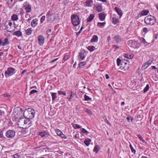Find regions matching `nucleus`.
<instances>
[{"instance_id":"1","label":"nucleus","mask_w":158,"mask_h":158,"mask_svg":"<svg viewBox=\"0 0 158 158\" xmlns=\"http://www.w3.org/2000/svg\"><path fill=\"white\" fill-rule=\"evenodd\" d=\"M31 123L30 120L25 118H20L18 122V125L19 127L23 129L29 127Z\"/></svg>"},{"instance_id":"2","label":"nucleus","mask_w":158,"mask_h":158,"mask_svg":"<svg viewBox=\"0 0 158 158\" xmlns=\"http://www.w3.org/2000/svg\"><path fill=\"white\" fill-rule=\"evenodd\" d=\"M117 65L119 66V69L125 71L129 68V64L127 61H122L118 58L117 60Z\"/></svg>"},{"instance_id":"3","label":"nucleus","mask_w":158,"mask_h":158,"mask_svg":"<svg viewBox=\"0 0 158 158\" xmlns=\"http://www.w3.org/2000/svg\"><path fill=\"white\" fill-rule=\"evenodd\" d=\"M35 112L34 110L32 108H28L26 110L23 114L25 118H27L30 120L33 118L35 116Z\"/></svg>"},{"instance_id":"4","label":"nucleus","mask_w":158,"mask_h":158,"mask_svg":"<svg viewBox=\"0 0 158 158\" xmlns=\"http://www.w3.org/2000/svg\"><path fill=\"white\" fill-rule=\"evenodd\" d=\"M145 23L148 24L152 25L156 22V19L153 16H148L145 17L144 19Z\"/></svg>"},{"instance_id":"5","label":"nucleus","mask_w":158,"mask_h":158,"mask_svg":"<svg viewBox=\"0 0 158 158\" xmlns=\"http://www.w3.org/2000/svg\"><path fill=\"white\" fill-rule=\"evenodd\" d=\"M72 23L74 26H76L80 23L79 16L76 15H73L71 16Z\"/></svg>"},{"instance_id":"6","label":"nucleus","mask_w":158,"mask_h":158,"mask_svg":"<svg viewBox=\"0 0 158 158\" xmlns=\"http://www.w3.org/2000/svg\"><path fill=\"white\" fill-rule=\"evenodd\" d=\"M15 131L13 130H9L6 131L5 135L8 138L12 139L15 137Z\"/></svg>"},{"instance_id":"7","label":"nucleus","mask_w":158,"mask_h":158,"mask_svg":"<svg viewBox=\"0 0 158 158\" xmlns=\"http://www.w3.org/2000/svg\"><path fill=\"white\" fill-rule=\"evenodd\" d=\"M6 29L9 32H11L13 31V29L12 28V23L10 21L6 22L5 23Z\"/></svg>"},{"instance_id":"8","label":"nucleus","mask_w":158,"mask_h":158,"mask_svg":"<svg viewBox=\"0 0 158 158\" xmlns=\"http://www.w3.org/2000/svg\"><path fill=\"white\" fill-rule=\"evenodd\" d=\"M128 44L131 47L134 48H138L139 47V44L137 42L133 40H130L128 41Z\"/></svg>"},{"instance_id":"9","label":"nucleus","mask_w":158,"mask_h":158,"mask_svg":"<svg viewBox=\"0 0 158 158\" xmlns=\"http://www.w3.org/2000/svg\"><path fill=\"white\" fill-rule=\"evenodd\" d=\"M15 69L9 67L7 69V70L5 72V74L6 75H8L9 76H11L15 73Z\"/></svg>"},{"instance_id":"10","label":"nucleus","mask_w":158,"mask_h":158,"mask_svg":"<svg viewBox=\"0 0 158 158\" xmlns=\"http://www.w3.org/2000/svg\"><path fill=\"white\" fill-rule=\"evenodd\" d=\"M37 39L39 45L40 46L43 45L44 42V37L42 35H40L38 36Z\"/></svg>"},{"instance_id":"11","label":"nucleus","mask_w":158,"mask_h":158,"mask_svg":"<svg viewBox=\"0 0 158 158\" xmlns=\"http://www.w3.org/2000/svg\"><path fill=\"white\" fill-rule=\"evenodd\" d=\"M23 7L27 13L30 12L31 10V6L28 3L24 4Z\"/></svg>"},{"instance_id":"12","label":"nucleus","mask_w":158,"mask_h":158,"mask_svg":"<svg viewBox=\"0 0 158 158\" xmlns=\"http://www.w3.org/2000/svg\"><path fill=\"white\" fill-rule=\"evenodd\" d=\"M152 62V60L149 59L146 62L143 64L142 67H144V69H145L147 68L149 66Z\"/></svg>"},{"instance_id":"13","label":"nucleus","mask_w":158,"mask_h":158,"mask_svg":"<svg viewBox=\"0 0 158 158\" xmlns=\"http://www.w3.org/2000/svg\"><path fill=\"white\" fill-rule=\"evenodd\" d=\"M47 16L48 17V19L49 21H54L55 20V18L52 15L50 14V12L48 11L46 14Z\"/></svg>"},{"instance_id":"14","label":"nucleus","mask_w":158,"mask_h":158,"mask_svg":"<svg viewBox=\"0 0 158 158\" xmlns=\"http://www.w3.org/2000/svg\"><path fill=\"white\" fill-rule=\"evenodd\" d=\"M93 5V0H87L85 5L86 6L91 7Z\"/></svg>"},{"instance_id":"15","label":"nucleus","mask_w":158,"mask_h":158,"mask_svg":"<svg viewBox=\"0 0 158 158\" xmlns=\"http://www.w3.org/2000/svg\"><path fill=\"white\" fill-rule=\"evenodd\" d=\"M78 58L81 60H84L85 57V55L84 52H80L78 56Z\"/></svg>"},{"instance_id":"16","label":"nucleus","mask_w":158,"mask_h":158,"mask_svg":"<svg viewBox=\"0 0 158 158\" xmlns=\"http://www.w3.org/2000/svg\"><path fill=\"white\" fill-rule=\"evenodd\" d=\"M114 10L120 16V18H121V16H122L123 14V13L122 12V10H121L119 8L116 7L115 8Z\"/></svg>"},{"instance_id":"17","label":"nucleus","mask_w":158,"mask_h":158,"mask_svg":"<svg viewBox=\"0 0 158 158\" xmlns=\"http://www.w3.org/2000/svg\"><path fill=\"white\" fill-rule=\"evenodd\" d=\"M38 20L36 19H33L31 22V26L33 27H35L38 24Z\"/></svg>"},{"instance_id":"18","label":"nucleus","mask_w":158,"mask_h":158,"mask_svg":"<svg viewBox=\"0 0 158 158\" xmlns=\"http://www.w3.org/2000/svg\"><path fill=\"white\" fill-rule=\"evenodd\" d=\"M99 17L100 19L102 21H104L106 17V15L104 13H101L99 14Z\"/></svg>"},{"instance_id":"19","label":"nucleus","mask_w":158,"mask_h":158,"mask_svg":"<svg viewBox=\"0 0 158 158\" xmlns=\"http://www.w3.org/2000/svg\"><path fill=\"white\" fill-rule=\"evenodd\" d=\"M98 36L96 35H94L93 36L91 40V43L96 42L98 41Z\"/></svg>"},{"instance_id":"20","label":"nucleus","mask_w":158,"mask_h":158,"mask_svg":"<svg viewBox=\"0 0 158 158\" xmlns=\"http://www.w3.org/2000/svg\"><path fill=\"white\" fill-rule=\"evenodd\" d=\"M49 135H50L48 132L45 131L40 132L39 133V135L42 137L45 136H48Z\"/></svg>"},{"instance_id":"21","label":"nucleus","mask_w":158,"mask_h":158,"mask_svg":"<svg viewBox=\"0 0 158 158\" xmlns=\"http://www.w3.org/2000/svg\"><path fill=\"white\" fill-rule=\"evenodd\" d=\"M123 56L129 59H131L133 57V54H129L128 53L124 54Z\"/></svg>"},{"instance_id":"22","label":"nucleus","mask_w":158,"mask_h":158,"mask_svg":"<svg viewBox=\"0 0 158 158\" xmlns=\"http://www.w3.org/2000/svg\"><path fill=\"white\" fill-rule=\"evenodd\" d=\"M14 35L18 37H19L22 35V33L20 31H16L14 32Z\"/></svg>"},{"instance_id":"23","label":"nucleus","mask_w":158,"mask_h":158,"mask_svg":"<svg viewBox=\"0 0 158 158\" xmlns=\"http://www.w3.org/2000/svg\"><path fill=\"white\" fill-rule=\"evenodd\" d=\"M32 31L33 30L31 28H29L26 30L25 33L27 35H29L32 33Z\"/></svg>"},{"instance_id":"24","label":"nucleus","mask_w":158,"mask_h":158,"mask_svg":"<svg viewBox=\"0 0 158 158\" xmlns=\"http://www.w3.org/2000/svg\"><path fill=\"white\" fill-rule=\"evenodd\" d=\"M4 42L2 43V46H5L6 45H8L9 44V40L7 38H6L4 39L3 40Z\"/></svg>"},{"instance_id":"25","label":"nucleus","mask_w":158,"mask_h":158,"mask_svg":"<svg viewBox=\"0 0 158 158\" xmlns=\"http://www.w3.org/2000/svg\"><path fill=\"white\" fill-rule=\"evenodd\" d=\"M113 23L114 24L118 23H120V21L118 18L115 17H113L112 18Z\"/></svg>"},{"instance_id":"26","label":"nucleus","mask_w":158,"mask_h":158,"mask_svg":"<svg viewBox=\"0 0 158 158\" xmlns=\"http://www.w3.org/2000/svg\"><path fill=\"white\" fill-rule=\"evenodd\" d=\"M106 24V23L105 22L103 23L98 22L97 23V25L100 27L103 28L105 26Z\"/></svg>"},{"instance_id":"27","label":"nucleus","mask_w":158,"mask_h":158,"mask_svg":"<svg viewBox=\"0 0 158 158\" xmlns=\"http://www.w3.org/2000/svg\"><path fill=\"white\" fill-rule=\"evenodd\" d=\"M114 39L115 41L117 43H118L121 41V40L120 38V36L119 35H115L114 36Z\"/></svg>"},{"instance_id":"28","label":"nucleus","mask_w":158,"mask_h":158,"mask_svg":"<svg viewBox=\"0 0 158 158\" xmlns=\"http://www.w3.org/2000/svg\"><path fill=\"white\" fill-rule=\"evenodd\" d=\"M149 13V11L147 10H142L141 12V15L142 16L146 15L148 14Z\"/></svg>"},{"instance_id":"29","label":"nucleus","mask_w":158,"mask_h":158,"mask_svg":"<svg viewBox=\"0 0 158 158\" xmlns=\"http://www.w3.org/2000/svg\"><path fill=\"white\" fill-rule=\"evenodd\" d=\"M94 15L93 14H90L89 17L87 18V22H90L94 18Z\"/></svg>"},{"instance_id":"30","label":"nucleus","mask_w":158,"mask_h":158,"mask_svg":"<svg viewBox=\"0 0 158 158\" xmlns=\"http://www.w3.org/2000/svg\"><path fill=\"white\" fill-rule=\"evenodd\" d=\"M91 141V139H86L84 141V143L86 146H88L89 145Z\"/></svg>"},{"instance_id":"31","label":"nucleus","mask_w":158,"mask_h":158,"mask_svg":"<svg viewBox=\"0 0 158 158\" xmlns=\"http://www.w3.org/2000/svg\"><path fill=\"white\" fill-rule=\"evenodd\" d=\"M71 124L72 127L75 129H78L81 127V126L77 124H75L73 123H72Z\"/></svg>"},{"instance_id":"32","label":"nucleus","mask_w":158,"mask_h":158,"mask_svg":"<svg viewBox=\"0 0 158 158\" xmlns=\"http://www.w3.org/2000/svg\"><path fill=\"white\" fill-rule=\"evenodd\" d=\"M11 19L14 21H17L18 19V15L16 14H13L11 16Z\"/></svg>"},{"instance_id":"33","label":"nucleus","mask_w":158,"mask_h":158,"mask_svg":"<svg viewBox=\"0 0 158 158\" xmlns=\"http://www.w3.org/2000/svg\"><path fill=\"white\" fill-rule=\"evenodd\" d=\"M68 94H70V97L69 98L67 97V98L69 101H71V99L74 97V94H73V92L71 91H70L69 93H68Z\"/></svg>"},{"instance_id":"34","label":"nucleus","mask_w":158,"mask_h":158,"mask_svg":"<svg viewBox=\"0 0 158 158\" xmlns=\"http://www.w3.org/2000/svg\"><path fill=\"white\" fill-rule=\"evenodd\" d=\"M87 49L90 51L92 52L95 49V47L94 46H88Z\"/></svg>"},{"instance_id":"35","label":"nucleus","mask_w":158,"mask_h":158,"mask_svg":"<svg viewBox=\"0 0 158 158\" xmlns=\"http://www.w3.org/2000/svg\"><path fill=\"white\" fill-rule=\"evenodd\" d=\"M102 7L100 5H98L96 7V10L98 12H101L102 10Z\"/></svg>"},{"instance_id":"36","label":"nucleus","mask_w":158,"mask_h":158,"mask_svg":"<svg viewBox=\"0 0 158 158\" xmlns=\"http://www.w3.org/2000/svg\"><path fill=\"white\" fill-rule=\"evenodd\" d=\"M52 101L54 102V100L57 98L56 93H52Z\"/></svg>"},{"instance_id":"37","label":"nucleus","mask_w":158,"mask_h":158,"mask_svg":"<svg viewBox=\"0 0 158 158\" xmlns=\"http://www.w3.org/2000/svg\"><path fill=\"white\" fill-rule=\"evenodd\" d=\"M55 131L56 132V133L57 135L59 136H60L62 132V131L60 130L56 129H55Z\"/></svg>"},{"instance_id":"38","label":"nucleus","mask_w":158,"mask_h":158,"mask_svg":"<svg viewBox=\"0 0 158 158\" xmlns=\"http://www.w3.org/2000/svg\"><path fill=\"white\" fill-rule=\"evenodd\" d=\"M99 150V147L97 146H96L93 150V151L96 153H97Z\"/></svg>"},{"instance_id":"39","label":"nucleus","mask_w":158,"mask_h":158,"mask_svg":"<svg viewBox=\"0 0 158 158\" xmlns=\"http://www.w3.org/2000/svg\"><path fill=\"white\" fill-rule=\"evenodd\" d=\"M70 56L68 55H65L62 60V62H64V61L69 58Z\"/></svg>"},{"instance_id":"40","label":"nucleus","mask_w":158,"mask_h":158,"mask_svg":"<svg viewBox=\"0 0 158 158\" xmlns=\"http://www.w3.org/2000/svg\"><path fill=\"white\" fill-rule=\"evenodd\" d=\"M138 136L139 137V139L142 141L143 142L146 143V142L145 141V140L143 139V137L141 136L140 135H138Z\"/></svg>"},{"instance_id":"41","label":"nucleus","mask_w":158,"mask_h":158,"mask_svg":"<svg viewBox=\"0 0 158 158\" xmlns=\"http://www.w3.org/2000/svg\"><path fill=\"white\" fill-rule=\"evenodd\" d=\"M130 147L132 152H133L134 154H135L136 152V151L135 149H134L131 143H130Z\"/></svg>"},{"instance_id":"42","label":"nucleus","mask_w":158,"mask_h":158,"mask_svg":"<svg viewBox=\"0 0 158 158\" xmlns=\"http://www.w3.org/2000/svg\"><path fill=\"white\" fill-rule=\"evenodd\" d=\"M84 100L85 101H88L89 100H91V98H90L88 96L85 94L84 95Z\"/></svg>"},{"instance_id":"43","label":"nucleus","mask_w":158,"mask_h":158,"mask_svg":"<svg viewBox=\"0 0 158 158\" xmlns=\"http://www.w3.org/2000/svg\"><path fill=\"white\" fill-rule=\"evenodd\" d=\"M85 64L86 62L85 61L81 62L79 64V66L80 67H81L85 65Z\"/></svg>"},{"instance_id":"44","label":"nucleus","mask_w":158,"mask_h":158,"mask_svg":"<svg viewBox=\"0 0 158 158\" xmlns=\"http://www.w3.org/2000/svg\"><path fill=\"white\" fill-rule=\"evenodd\" d=\"M149 88V85L148 84H147L146 87L144 88L143 91L144 93L146 92L148 90Z\"/></svg>"},{"instance_id":"45","label":"nucleus","mask_w":158,"mask_h":158,"mask_svg":"<svg viewBox=\"0 0 158 158\" xmlns=\"http://www.w3.org/2000/svg\"><path fill=\"white\" fill-rule=\"evenodd\" d=\"M58 93L60 95H63L64 96L66 95V93L62 91H58Z\"/></svg>"},{"instance_id":"46","label":"nucleus","mask_w":158,"mask_h":158,"mask_svg":"<svg viewBox=\"0 0 158 158\" xmlns=\"http://www.w3.org/2000/svg\"><path fill=\"white\" fill-rule=\"evenodd\" d=\"M81 131L83 133H87L88 132V131L84 128H81L80 129Z\"/></svg>"},{"instance_id":"47","label":"nucleus","mask_w":158,"mask_h":158,"mask_svg":"<svg viewBox=\"0 0 158 158\" xmlns=\"http://www.w3.org/2000/svg\"><path fill=\"white\" fill-rule=\"evenodd\" d=\"M38 91L37 90L35 89H33L31 90L30 93V94H34L35 93H37Z\"/></svg>"},{"instance_id":"48","label":"nucleus","mask_w":158,"mask_h":158,"mask_svg":"<svg viewBox=\"0 0 158 158\" xmlns=\"http://www.w3.org/2000/svg\"><path fill=\"white\" fill-rule=\"evenodd\" d=\"M143 31L145 33H147L149 31L148 29L146 27H144L142 29Z\"/></svg>"},{"instance_id":"49","label":"nucleus","mask_w":158,"mask_h":158,"mask_svg":"<svg viewBox=\"0 0 158 158\" xmlns=\"http://www.w3.org/2000/svg\"><path fill=\"white\" fill-rule=\"evenodd\" d=\"M84 111L89 114H92L91 111L87 109H85Z\"/></svg>"},{"instance_id":"50","label":"nucleus","mask_w":158,"mask_h":158,"mask_svg":"<svg viewBox=\"0 0 158 158\" xmlns=\"http://www.w3.org/2000/svg\"><path fill=\"white\" fill-rule=\"evenodd\" d=\"M45 18V16H43L41 17L40 19V22L41 23H42L43 22Z\"/></svg>"},{"instance_id":"51","label":"nucleus","mask_w":158,"mask_h":158,"mask_svg":"<svg viewBox=\"0 0 158 158\" xmlns=\"http://www.w3.org/2000/svg\"><path fill=\"white\" fill-rule=\"evenodd\" d=\"M14 158H19V156L17 153L13 155Z\"/></svg>"},{"instance_id":"52","label":"nucleus","mask_w":158,"mask_h":158,"mask_svg":"<svg viewBox=\"0 0 158 158\" xmlns=\"http://www.w3.org/2000/svg\"><path fill=\"white\" fill-rule=\"evenodd\" d=\"M60 136L61 137H62V138H64L65 139H67L66 136L65 135L63 134V133H62V134Z\"/></svg>"},{"instance_id":"53","label":"nucleus","mask_w":158,"mask_h":158,"mask_svg":"<svg viewBox=\"0 0 158 158\" xmlns=\"http://www.w3.org/2000/svg\"><path fill=\"white\" fill-rule=\"evenodd\" d=\"M4 137L3 132L2 131H0V138H3Z\"/></svg>"},{"instance_id":"54","label":"nucleus","mask_w":158,"mask_h":158,"mask_svg":"<svg viewBox=\"0 0 158 158\" xmlns=\"http://www.w3.org/2000/svg\"><path fill=\"white\" fill-rule=\"evenodd\" d=\"M20 13L21 15H23L24 13V11L22 9H20Z\"/></svg>"},{"instance_id":"55","label":"nucleus","mask_w":158,"mask_h":158,"mask_svg":"<svg viewBox=\"0 0 158 158\" xmlns=\"http://www.w3.org/2000/svg\"><path fill=\"white\" fill-rule=\"evenodd\" d=\"M157 34H155L153 36L154 40H156L157 39Z\"/></svg>"},{"instance_id":"56","label":"nucleus","mask_w":158,"mask_h":158,"mask_svg":"<svg viewBox=\"0 0 158 158\" xmlns=\"http://www.w3.org/2000/svg\"><path fill=\"white\" fill-rule=\"evenodd\" d=\"M140 40L142 42H143V43L145 44L146 43L145 40L143 38H141Z\"/></svg>"},{"instance_id":"57","label":"nucleus","mask_w":158,"mask_h":158,"mask_svg":"<svg viewBox=\"0 0 158 158\" xmlns=\"http://www.w3.org/2000/svg\"><path fill=\"white\" fill-rule=\"evenodd\" d=\"M58 59V58H56L53 60H52L50 61V63H53L55 61H56V60H57Z\"/></svg>"},{"instance_id":"58","label":"nucleus","mask_w":158,"mask_h":158,"mask_svg":"<svg viewBox=\"0 0 158 158\" xmlns=\"http://www.w3.org/2000/svg\"><path fill=\"white\" fill-rule=\"evenodd\" d=\"M52 30L51 29H49L47 31V34H48V35H50V34H52L50 33L51 32Z\"/></svg>"},{"instance_id":"59","label":"nucleus","mask_w":158,"mask_h":158,"mask_svg":"<svg viewBox=\"0 0 158 158\" xmlns=\"http://www.w3.org/2000/svg\"><path fill=\"white\" fill-rule=\"evenodd\" d=\"M105 77L106 79H108L109 78V75L107 74H106L105 75Z\"/></svg>"},{"instance_id":"60","label":"nucleus","mask_w":158,"mask_h":158,"mask_svg":"<svg viewBox=\"0 0 158 158\" xmlns=\"http://www.w3.org/2000/svg\"><path fill=\"white\" fill-rule=\"evenodd\" d=\"M2 39H0V46L2 45Z\"/></svg>"},{"instance_id":"61","label":"nucleus","mask_w":158,"mask_h":158,"mask_svg":"<svg viewBox=\"0 0 158 158\" xmlns=\"http://www.w3.org/2000/svg\"><path fill=\"white\" fill-rule=\"evenodd\" d=\"M152 68L153 69H156V67L155 66H152Z\"/></svg>"},{"instance_id":"62","label":"nucleus","mask_w":158,"mask_h":158,"mask_svg":"<svg viewBox=\"0 0 158 158\" xmlns=\"http://www.w3.org/2000/svg\"><path fill=\"white\" fill-rule=\"evenodd\" d=\"M126 119L127 120L128 122H129L130 117H127L126 118Z\"/></svg>"},{"instance_id":"63","label":"nucleus","mask_w":158,"mask_h":158,"mask_svg":"<svg viewBox=\"0 0 158 158\" xmlns=\"http://www.w3.org/2000/svg\"><path fill=\"white\" fill-rule=\"evenodd\" d=\"M113 47L115 48V49H118V46H116V45H114Z\"/></svg>"},{"instance_id":"64","label":"nucleus","mask_w":158,"mask_h":158,"mask_svg":"<svg viewBox=\"0 0 158 158\" xmlns=\"http://www.w3.org/2000/svg\"><path fill=\"white\" fill-rule=\"evenodd\" d=\"M140 158H147V157L146 156H142Z\"/></svg>"}]
</instances>
